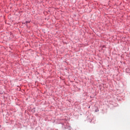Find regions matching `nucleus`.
<instances>
[{
    "label": "nucleus",
    "mask_w": 130,
    "mask_h": 130,
    "mask_svg": "<svg viewBox=\"0 0 130 130\" xmlns=\"http://www.w3.org/2000/svg\"><path fill=\"white\" fill-rule=\"evenodd\" d=\"M27 23H30V21H26L24 24H27Z\"/></svg>",
    "instance_id": "nucleus-1"
}]
</instances>
